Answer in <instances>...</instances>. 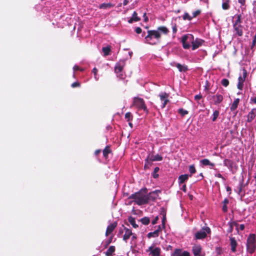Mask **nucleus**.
I'll return each mask as SVG.
<instances>
[{"mask_svg":"<svg viewBox=\"0 0 256 256\" xmlns=\"http://www.w3.org/2000/svg\"><path fill=\"white\" fill-rule=\"evenodd\" d=\"M168 32V30L164 26H160L156 30H148L145 42L150 44H156L160 42L162 34H167Z\"/></svg>","mask_w":256,"mask_h":256,"instance_id":"1","label":"nucleus"},{"mask_svg":"<svg viewBox=\"0 0 256 256\" xmlns=\"http://www.w3.org/2000/svg\"><path fill=\"white\" fill-rule=\"evenodd\" d=\"M145 190H141L139 192L132 195V198L138 205L143 204L148 202V198Z\"/></svg>","mask_w":256,"mask_h":256,"instance_id":"2","label":"nucleus"},{"mask_svg":"<svg viewBox=\"0 0 256 256\" xmlns=\"http://www.w3.org/2000/svg\"><path fill=\"white\" fill-rule=\"evenodd\" d=\"M256 249V236L255 234L249 235L246 240V250L248 253L252 254Z\"/></svg>","mask_w":256,"mask_h":256,"instance_id":"3","label":"nucleus"},{"mask_svg":"<svg viewBox=\"0 0 256 256\" xmlns=\"http://www.w3.org/2000/svg\"><path fill=\"white\" fill-rule=\"evenodd\" d=\"M194 40V36L191 34H186L182 38V42L183 48L185 49L189 48L190 46V44H192Z\"/></svg>","mask_w":256,"mask_h":256,"instance_id":"4","label":"nucleus"},{"mask_svg":"<svg viewBox=\"0 0 256 256\" xmlns=\"http://www.w3.org/2000/svg\"><path fill=\"white\" fill-rule=\"evenodd\" d=\"M148 256H160L161 250L160 248L156 246L155 244H152L146 250Z\"/></svg>","mask_w":256,"mask_h":256,"instance_id":"5","label":"nucleus"},{"mask_svg":"<svg viewBox=\"0 0 256 256\" xmlns=\"http://www.w3.org/2000/svg\"><path fill=\"white\" fill-rule=\"evenodd\" d=\"M210 230L208 226H205L202 228V229L198 232L195 234V238L196 239H202L205 238L207 236V234H210Z\"/></svg>","mask_w":256,"mask_h":256,"instance_id":"6","label":"nucleus"},{"mask_svg":"<svg viewBox=\"0 0 256 256\" xmlns=\"http://www.w3.org/2000/svg\"><path fill=\"white\" fill-rule=\"evenodd\" d=\"M125 65V61L124 60H120L118 62L115 66V72L117 76L120 78H123V75L121 72Z\"/></svg>","mask_w":256,"mask_h":256,"instance_id":"7","label":"nucleus"},{"mask_svg":"<svg viewBox=\"0 0 256 256\" xmlns=\"http://www.w3.org/2000/svg\"><path fill=\"white\" fill-rule=\"evenodd\" d=\"M134 104L138 108L142 109L146 112H148V110L144 104L143 99L140 98H134Z\"/></svg>","mask_w":256,"mask_h":256,"instance_id":"8","label":"nucleus"},{"mask_svg":"<svg viewBox=\"0 0 256 256\" xmlns=\"http://www.w3.org/2000/svg\"><path fill=\"white\" fill-rule=\"evenodd\" d=\"M247 76V72L245 69L242 70V75L240 76L238 78V88L239 90H242L243 88V83L245 81L246 78Z\"/></svg>","mask_w":256,"mask_h":256,"instance_id":"9","label":"nucleus"},{"mask_svg":"<svg viewBox=\"0 0 256 256\" xmlns=\"http://www.w3.org/2000/svg\"><path fill=\"white\" fill-rule=\"evenodd\" d=\"M192 252L194 256H204V253L202 251L200 245L194 244L192 248Z\"/></svg>","mask_w":256,"mask_h":256,"instance_id":"10","label":"nucleus"},{"mask_svg":"<svg viewBox=\"0 0 256 256\" xmlns=\"http://www.w3.org/2000/svg\"><path fill=\"white\" fill-rule=\"evenodd\" d=\"M224 166L228 167L232 171L234 169H237V166H236V164L230 160H224Z\"/></svg>","mask_w":256,"mask_h":256,"instance_id":"11","label":"nucleus"},{"mask_svg":"<svg viewBox=\"0 0 256 256\" xmlns=\"http://www.w3.org/2000/svg\"><path fill=\"white\" fill-rule=\"evenodd\" d=\"M168 94H166V92H161L159 96L160 98V100L163 102L162 108H164L166 106L167 102H168Z\"/></svg>","mask_w":256,"mask_h":256,"instance_id":"12","label":"nucleus"},{"mask_svg":"<svg viewBox=\"0 0 256 256\" xmlns=\"http://www.w3.org/2000/svg\"><path fill=\"white\" fill-rule=\"evenodd\" d=\"M204 41L200 38H196V40H194V41L192 44V50H194L200 46L202 45Z\"/></svg>","mask_w":256,"mask_h":256,"instance_id":"13","label":"nucleus"},{"mask_svg":"<svg viewBox=\"0 0 256 256\" xmlns=\"http://www.w3.org/2000/svg\"><path fill=\"white\" fill-rule=\"evenodd\" d=\"M162 156L159 154H156L155 156L149 155L146 160V162L148 164L149 162L160 161L162 160Z\"/></svg>","mask_w":256,"mask_h":256,"instance_id":"14","label":"nucleus"},{"mask_svg":"<svg viewBox=\"0 0 256 256\" xmlns=\"http://www.w3.org/2000/svg\"><path fill=\"white\" fill-rule=\"evenodd\" d=\"M212 100L214 104H218L220 103L223 100V96L220 94H216L211 96Z\"/></svg>","mask_w":256,"mask_h":256,"instance_id":"15","label":"nucleus"},{"mask_svg":"<svg viewBox=\"0 0 256 256\" xmlns=\"http://www.w3.org/2000/svg\"><path fill=\"white\" fill-rule=\"evenodd\" d=\"M160 192V190H156L150 192L148 196V201L150 200H156L159 196V194Z\"/></svg>","mask_w":256,"mask_h":256,"instance_id":"16","label":"nucleus"},{"mask_svg":"<svg viewBox=\"0 0 256 256\" xmlns=\"http://www.w3.org/2000/svg\"><path fill=\"white\" fill-rule=\"evenodd\" d=\"M116 222H113L108 225L106 228V236H108L109 234H110L116 228Z\"/></svg>","mask_w":256,"mask_h":256,"instance_id":"17","label":"nucleus"},{"mask_svg":"<svg viewBox=\"0 0 256 256\" xmlns=\"http://www.w3.org/2000/svg\"><path fill=\"white\" fill-rule=\"evenodd\" d=\"M256 116V108H252L248 115V122H252Z\"/></svg>","mask_w":256,"mask_h":256,"instance_id":"18","label":"nucleus"},{"mask_svg":"<svg viewBox=\"0 0 256 256\" xmlns=\"http://www.w3.org/2000/svg\"><path fill=\"white\" fill-rule=\"evenodd\" d=\"M234 28L236 34L238 36H242L243 34L242 26V25L234 24Z\"/></svg>","mask_w":256,"mask_h":256,"instance_id":"19","label":"nucleus"},{"mask_svg":"<svg viewBox=\"0 0 256 256\" xmlns=\"http://www.w3.org/2000/svg\"><path fill=\"white\" fill-rule=\"evenodd\" d=\"M161 230V228L160 226H158V229L154 230L153 232H149L148 234V238H156L159 236V232Z\"/></svg>","mask_w":256,"mask_h":256,"instance_id":"20","label":"nucleus"},{"mask_svg":"<svg viewBox=\"0 0 256 256\" xmlns=\"http://www.w3.org/2000/svg\"><path fill=\"white\" fill-rule=\"evenodd\" d=\"M124 234L123 236V240L125 242H126L128 239L130 238L132 235V232L131 230L124 228Z\"/></svg>","mask_w":256,"mask_h":256,"instance_id":"21","label":"nucleus"},{"mask_svg":"<svg viewBox=\"0 0 256 256\" xmlns=\"http://www.w3.org/2000/svg\"><path fill=\"white\" fill-rule=\"evenodd\" d=\"M190 254L188 252H182L180 250L176 249L174 253V256H189Z\"/></svg>","mask_w":256,"mask_h":256,"instance_id":"22","label":"nucleus"},{"mask_svg":"<svg viewBox=\"0 0 256 256\" xmlns=\"http://www.w3.org/2000/svg\"><path fill=\"white\" fill-rule=\"evenodd\" d=\"M230 242L231 250L232 252H235L236 251L237 242L233 237H230Z\"/></svg>","mask_w":256,"mask_h":256,"instance_id":"23","label":"nucleus"},{"mask_svg":"<svg viewBox=\"0 0 256 256\" xmlns=\"http://www.w3.org/2000/svg\"><path fill=\"white\" fill-rule=\"evenodd\" d=\"M114 4H112L110 2H108V3H103V4H100L98 8L100 9L108 10V9H110V8L114 7Z\"/></svg>","mask_w":256,"mask_h":256,"instance_id":"24","label":"nucleus"},{"mask_svg":"<svg viewBox=\"0 0 256 256\" xmlns=\"http://www.w3.org/2000/svg\"><path fill=\"white\" fill-rule=\"evenodd\" d=\"M176 66L180 72H185L188 70L187 66L186 65H182L180 64H176Z\"/></svg>","mask_w":256,"mask_h":256,"instance_id":"25","label":"nucleus"},{"mask_svg":"<svg viewBox=\"0 0 256 256\" xmlns=\"http://www.w3.org/2000/svg\"><path fill=\"white\" fill-rule=\"evenodd\" d=\"M140 20V18L137 16V14L136 12H134L132 17L128 20L129 23H132L133 22H138Z\"/></svg>","mask_w":256,"mask_h":256,"instance_id":"26","label":"nucleus"},{"mask_svg":"<svg viewBox=\"0 0 256 256\" xmlns=\"http://www.w3.org/2000/svg\"><path fill=\"white\" fill-rule=\"evenodd\" d=\"M200 162L204 166H210V168L214 166V164L212 163L208 159H204L200 161Z\"/></svg>","mask_w":256,"mask_h":256,"instance_id":"27","label":"nucleus"},{"mask_svg":"<svg viewBox=\"0 0 256 256\" xmlns=\"http://www.w3.org/2000/svg\"><path fill=\"white\" fill-rule=\"evenodd\" d=\"M115 251V247L114 246H110L107 251L106 252V255L107 256H112V254Z\"/></svg>","mask_w":256,"mask_h":256,"instance_id":"28","label":"nucleus"},{"mask_svg":"<svg viewBox=\"0 0 256 256\" xmlns=\"http://www.w3.org/2000/svg\"><path fill=\"white\" fill-rule=\"evenodd\" d=\"M188 178V174H182L178 177V181L180 184L184 182Z\"/></svg>","mask_w":256,"mask_h":256,"instance_id":"29","label":"nucleus"},{"mask_svg":"<svg viewBox=\"0 0 256 256\" xmlns=\"http://www.w3.org/2000/svg\"><path fill=\"white\" fill-rule=\"evenodd\" d=\"M238 102H239L238 98L235 100L230 107V110H236L238 107Z\"/></svg>","mask_w":256,"mask_h":256,"instance_id":"30","label":"nucleus"},{"mask_svg":"<svg viewBox=\"0 0 256 256\" xmlns=\"http://www.w3.org/2000/svg\"><path fill=\"white\" fill-rule=\"evenodd\" d=\"M128 222L134 228H136L138 226L136 224V220H135L134 218L133 217H132V216L129 217L128 218Z\"/></svg>","mask_w":256,"mask_h":256,"instance_id":"31","label":"nucleus"},{"mask_svg":"<svg viewBox=\"0 0 256 256\" xmlns=\"http://www.w3.org/2000/svg\"><path fill=\"white\" fill-rule=\"evenodd\" d=\"M102 52L104 53V55L105 56H108L110 52V47L108 46L106 47H104L102 48Z\"/></svg>","mask_w":256,"mask_h":256,"instance_id":"32","label":"nucleus"},{"mask_svg":"<svg viewBox=\"0 0 256 256\" xmlns=\"http://www.w3.org/2000/svg\"><path fill=\"white\" fill-rule=\"evenodd\" d=\"M224 205L222 208L223 212H226L227 211V204L228 203V200L226 198L224 199L223 201Z\"/></svg>","mask_w":256,"mask_h":256,"instance_id":"33","label":"nucleus"},{"mask_svg":"<svg viewBox=\"0 0 256 256\" xmlns=\"http://www.w3.org/2000/svg\"><path fill=\"white\" fill-rule=\"evenodd\" d=\"M219 114H220L219 111H218L217 110H216L214 112L213 114H212V120L213 122H214L217 119L218 117L219 116Z\"/></svg>","mask_w":256,"mask_h":256,"instance_id":"34","label":"nucleus"},{"mask_svg":"<svg viewBox=\"0 0 256 256\" xmlns=\"http://www.w3.org/2000/svg\"><path fill=\"white\" fill-rule=\"evenodd\" d=\"M184 20H191L192 19V17L190 16L188 13L185 12L182 16Z\"/></svg>","mask_w":256,"mask_h":256,"instance_id":"35","label":"nucleus"},{"mask_svg":"<svg viewBox=\"0 0 256 256\" xmlns=\"http://www.w3.org/2000/svg\"><path fill=\"white\" fill-rule=\"evenodd\" d=\"M141 222L145 225H147L150 222V218L148 217H144L140 220Z\"/></svg>","mask_w":256,"mask_h":256,"instance_id":"36","label":"nucleus"},{"mask_svg":"<svg viewBox=\"0 0 256 256\" xmlns=\"http://www.w3.org/2000/svg\"><path fill=\"white\" fill-rule=\"evenodd\" d=\"M110 152V148L108 147L106 148L103 150V155L106 158L108 154Z\"/></svg>","mask_w":256,"mask_h":256,"instance_id":"37","label":"nucleus"},{"mask_svg":"<svg viewBox=\"0 0 256 256\" xmlns=\"http://www.w3.org/2000/svg\"><path fill=\"white\" fill-rule=\"evenodd\" d=\"M221 83L224 86H227L229 84V82L227 79H222L221 81Z\"/></svg>","mask_w":256,"mask_h":256,"instance_id":"38","label":"nucleus"},{"mask_svg":"<svg viewBox=\"0 0 256 256\" xmlns=\"http://www.w3.org/2000/svg\"><path fill=\"white\" fill-rule=\"evenodd\" d=\"M240 22H240V16L238 15V16H237L236 20L234 22V24H237L238 25H241L240 24Z\"/></svg>","mask_w":256,"mask_h":256,"instance_id":"39","label":"nucleus"},{"mask_svg":"<svg viewBox=\"0 0 256 256\" xmlns=\"http://www.w3.org/2000/svg\"><path fill=\"white\" fill-rule=\"evenodd\" d=\"M189 171L191 174H193L196 172V169L194 165H191L190 166Z\"/></svg>","mask_w":256,"mask_h":256,"instance_id":"40","label":"nucleus"},{"mask_svg":"<svg viewBox=\"0 0 256 256\" xmlns=\"http://www.w3.org/2000/svg\"><path fill=\"white\" fill-rule=\"evenodd\" d=\"M222 8L224 10H226L229 8L230 6L227 2H224L222 4Z\"/></svg>","mask_w":256,"mask_h":256,"instance_id":"41","label":"nucleus"},{"mask_svg":"<svg viewBox=\"0 0 256 256\" xmlns=\"http://www.w3.org/2000/svg\"><path fill=\"white\" fill-rule=\"evenodd\" d=\"M92 72L94 73V78L96 80H98V78L97 76V72H98V70L94 68H93L92 70Z\"/></svg>","mask_w":256,"mask_h":256,"instance_id":"42","label":"nucleus"},{"mask_svg":"<svg viewBox=\"0 0 256 256\" xmlns=\"http://www.w3.org/2000/svg\"><path fill=\"white\" fill-rule=\"evenodd\" d=\"M200 10H197L192 13V18H195L196 16H198V15H199L200 14Z\"/></svg>","mask_w":256,"mask_h":256,"instance_id":"43","label":"nucleus"},{"mask_svg":"<svg viewBox=\"0 0 256 256\" xmlns=\"http://www.w3.org/2000/svg\"><path fill=\"white\" fill-rule=\"evenodd\" d=\"M125 118L128 120V121H130L132 119V115L130 112H127L125 114Z\"/></svg>","mask_w":256,"mask_h":256,"instance_id":"44","label":"nucleus"},{"mask_svg":"<svg viewBox=\"0 0 256 256\" xmlns=\"http://www.w3.org/2000/svg\"><path fill=\"white\" fill-rule=\"evenodd\" d=\"M179 112L182 115L184 116L188 114V112L186 110H184L182 108H180L178 110Z\"/></svg>","mask_w":256,"mask_h":256,"instance_id":"45","label":"nucleus"},{"mask_svg":"<svg viewBox=\"0 0 256 256\" xmlns=\"http://www.w3.org/2000/svg\"><path fill=\"white\" fill-rule=\"evenodd\" d=\"M238 2L240 4V7L242 8V7L245 5L246 0H238Z\"/></svg>","mask_w":256,"mask_h":256,"instance_id":"46","label":"nucleus"},{"mask_svg":"<svg viewBox=\"0 0 256 256\" xmlns=\"http://www.w3.org/2000/svg\"><path fill=\"white\" fill-rule=\"evenodd\" d=\"M237 229L238 230H242L244 228V225L243 224H240L238 226V224H236Z\"/></svg>","mask_w":256,"mask_h":256,"instance_id":"47","label":"nucleus"},{"mask_svg":"<svg viewBox=\"0 0 256 256\" xmlns=\"http://www.w3.org/2000/svg\"><path fill=\"white\" fill-rule=\"evenodd\" d=\"M215 176L216 177H218V178H222L224 180H225L226 179L222 176L220 174V173H218V174H215Z\"/></svg>","mask_w":256,"mask_h":256,"instance_id":"48","label":"nucleus"},{"mask_svg":"<svg viewBox=\"0 0 256 256\" xmlns=\"http://www.w3.org/2000/svg\"><path fill=\"white\" fill-rule=\"evenodd\" d=\"M202 98V96L200 94H197L194 96V99L196 100H198L201 99Z\"/></svg>","mask_w":256,"mask_h":256,"instance_id":"49","label":"nucleus"},{"mask_svg":"<svg viewBox=\"0 0 256 256\" xmlns=\"http://www.w3.org/2000/svg\"><path fill=\"white\" fill-rule=\"evenodd\" d=\"M250 100L251 103L256 104V97L251 98Z\"/></svg>","mask_w":256,"mask_h":256,"instance_id":"50","label":"nucleus"},{"mask_svg":"<svg viewBox=\"0 0 256 256\" xmlns=\"http://www.w3.org/2000/svg\"><path fill=\"white\" fill-rule=\"evenodd\" d=\"M158 220V216H156L152 221V224H155L156 222H157V221Z\"/></svg>","mask_w":256,"mask_h":256,"instance_id":"51","label":"nucleus"},{"mask_svg":"<svg viewBox=\"0 0 256 256\" xmlns=\"http://www.w3.org/2000/svg\"><path fill=\"white\" fill-rule=\"evenodd\" d=\"M256 44V35H255L254 36V39H253V40H252V46L253 47Z\"/></svg>","mask_w":256,"mask_h":256,"instance_id":"52","label":"nucleus"},{"mask_svg":"<svg viewBox=\"0 0 256 256\" xmlns=\"http://www.w3.org/2000/svg\"><path fill=\"white\" fill-rule=\"evenodd\" d=\"M136 32L137 33V34H140L142 32V29L141 28H140V27H137L136 28V30H135Z\"/></svg>","mask_w":256,"mask_h":256,"instance_id":"53","label":"nucleus"},{"mask_svg":"<svg viewBox=\"0 0 256 256\" xmlns=\"http://www.w3.org/2000/svg\"><path fill=\"white\" fill-rule=\"evenodd\" d=\"M79 85H80L79 83L76 82H74L73 84H72V86L73 88H74V87L79 86Z\"/></svg>","mask_w":256,"mask_h":256,"instance_id":"54","label":"nucleus"},{"mask_svg":"<svg viewBox=\"0 0 256 256\" xmlns=\"http://www.w3.org/2000/svg\"><path fill=\"white\" fill-rule=\"evenodd\" d=\"M176 30H177V28H176V24H174L173 26H172V31L174 33H176Z\"/></svg>","mask_w":256,"mask_h":256,"instance_id":"55","label":"nucleus"},{"mask_svg":"<svg viewBox=\"0 0 256 256\" xmlns=\"http://www.w3.org/2000/svg\"><path fill=\"white\" fill-rule=\"evenodd\" d=\"M132 240H135L136 238V236L134 234L132 233V235L131 236Z\"/></svg>","mask_w":256,"mask_h":256,"instance_id":"56","label":"nucleus"},{"mask_svg":"<svg viewBox=\"0 0 256 256\" xmlns=\"http://www.w3.org/2000/svg\"><path fill=\"white\" fill-rule=\"evenodd\" d=\"M73 69H74V71H76V70H79V68H78V66H74Z\"/></svg>","mask_w":256,"mask_h":256,"instance_id":"57","label":"nucleus"},{"mask_svg":"<svg viewBox=\"0 0 256 256\" xmlns=\"http://www.w3.org/2000/svg\"><path fill=\"white\" fill-rule=\"evenodd\" d=\"M128 4V1L127 0H124V5L126 6Z\"/></svg>","mask_w":256,"mask_h":256,"instance_id":"58","label":"nucleus"},{"mask_svg":"<svg viewBox=\"0 0 256 256\" xmlns=\"http://www.w3.org/2000/svg\"><path fill=\"white\" fill-rule=\"evenodd\" d=\"M100 152V150H96V152H95V154H96V155H97V154H98Z\"/></svg>","mask_w":256,"mask_h":256,"instance_id":"59","label":"nucleus"},{"mask_svg":"<svg viewBox=\"0 0 256 256\" xmlns=\"http://www.w3.org/2000/svg\"><path fill=\"white\" fill-rule=\"evenodd\" d=\"M159 170V168L156 167L154 168V172H156Z\"/></svg>","mask_w":256,"mask_h":256,"instance_id":"60","label":"nucleus"},{"mask_svg":"<svg viewBox=\"0 0 256 256\" xmlns=\"http://www.w3.org/2000/svg\"><path fill=\"white\" fill-rule=\"evenodd\" d=\"M164 220H165V218L164 217L163 218V220H162V224H163L164 226Z\"/></svg>","mask_w":256,"mask_h":256,"instance_id":"61","label":"nucleus"},{"mask_svg":"<svg viewBox=\"0 0 256 256\" xmlns=\"http://www.w3.org/2000/svg\"><path fill=\"white\" fill-rule=\"evenodd\" d=\"M148 20V18L147 17H146V18H144V21H145V22H147Z\"/></svg>","mask_w":256,"mask_h":256,"instance_id":"62","label":"nucleus"},{"mask_svg":"<svg viewBox=\"0 0 256 256\" xmlns=\"http://www.w3.org/2000/svg\"><path fill=\"white\" fill-rule=\"evenodd\" d=\"M226 190L228 191L230 190V187H228Z\"/></svg>","mask_w":256,"mask_h":256,"instance_id":"63","label":"nucleus"},{"mask_svg":"<svg viewBox=\"0 0 256 256\" xmlns=\"http://www.w3.org/2000/svg\"><path fill=\"white\" fill-rule=\"evenodd\" d=\"M157 176H158V174H154V177L155 178H156Z\"/></svg>","mask_w":256,"mask_h":256,"instance_id":"64","label":"nucleus"}]
</instances>
